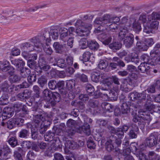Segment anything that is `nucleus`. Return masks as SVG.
<instances>
[{"label":"nucleus","instance_id":"338daca9","mask_svg":"<svg viewBox=\"0 0 160 160\" xmlns=\"http://www.w3.org/2000/svg\"><path fill=\"white\" fill-rule=\"evenodd\" d=\"M88 104L92 108H96L98 106V102L94 99H90Z\"/></svg>","mask_w":160,"mask_h":160},{"label":"nucleus","instance_id":"ddd939ff","mask_svg":"<svg viewBox=\"0 0 160 160\" xmlns=\"http://www.w3.org/2000/svg\"><path fill=\"white\" fill-rule=\"evenodd\" d=\"M52 99L50 102L52 106H54L55 104V102H58L60 100V94L57 92H52L51 96Z\"/></svg>","mask_w":160,"mask_h":160},{"label":"nucleus","instance_id":"a19ab883","mask_svg":"<svg viewBox=\"0 0 160 160\" xmlns=\"http://www.w3.org/2000/svg\"><path fill=\"white\" fill-rule=\"evenodd\" d=\"M100 74L99 72H94L92 74L91 79L92 80L96 82L99 81L100 77Z\"/></svg>","mask_w":160,"mask_h":160},{"label":"nucleus","instance_id":"c85d7f7f","mask_svg":"<svg viewBox=\"0 0 160 160\" xmlns=\"http://www.w3.org/2000/svg\"><path fill=\"white\" fill-rule=\"evenodd\" d=\"M124 60L128 62H132L137 63L138 62V56L137 55L135 57L131 56L130 55H128L126 57L124 58Z\"/></svg>","mask_w":160,"mask_h":160},{"label":"nucleus","instance_id":"a18cd8bd","mask_svg":"<svg viewBox=\"0 0 160 160\" xmlns=\"http://www.w3.org/2000/svg\"><path fill=\"white\" fill-rule=\"evenodd\" d=\"M57 81L55 80H51L48 81V86L51 90H54L57 88Z\"/></svg>","mask_w":160,"mask_h":160},{"label":"nucleus","instance_id":"6e6552de","mask_svg":"<svg viewBox=\"0 0 160 160\" xmlns=\"http://www.w3.org/2000/svg\"><path fill=\"white\" fill-rule=\"evenodd\" d=\"M75 82L74 80H67L66 82V87L67 89L69 91L72 92L73 93L77 94L79 92V91H76L75 89Z\"/></svg>","mask_w":160,"mask_h":160},{"label":"nucleus","instance_id":"473e14b6","mask_svg":"<svg viewBox=\"0 0 160 160\" xmlns=\"http://www.w3.org/2000/svg\"><path fill=\"white\" fill-rule=\"evenodd\" d=\"M88 47L92 50H97L99 47L98 44L95 41H91L88 43Z\"/></svg>","mask_w":160,"mask_h":160},{"label":"nucleus","instance_id":"49530a36","mask_svg":"<svg viewBox=\"0 0 160 160\" xmlns=\"http://www.w3.org/2000/svg\"><path fill=\"white\" fill-rule=\"evenodd\" d=\"M20 77L18 75L14 74L9 77V80L11 83L16 82L20 80Z\"/></svg>","mask_w":160,"mask_h":160},{"label":"nucleus","instance_id":"5fc2aeb1","mask_svg":"<svg viewBox=\"0 0 160 160\" xmlns=\"http://www.w3.org/2000/svg\"><path fill=\"white\" fill-rule=\"evenodd\" d=\"M86 90L89 95H92L94 91V88L91 85L87 84L86 86Z\"/></svg>","mask_w":160,"mask_h":160},{"label":"nucleus","instance_id":"37998d69","mask_svg":"<svg viewBox=\"0 0 160 160\" xmlns=\"http://www.w3.org/2000/svg\"><path fill=\"white\" fill-rule=\"evenodd\" d=\"M3 153V157H2L3 159L5 158L6 159L7 157L8 154L10 152V150L9 148L7 146H5L3 147V148H2Z\"/></svg>","mask_w":160,"mask_h":160},{"label":"nucleus","instance_id":"dca6fc26","mask_svg":"<svg viewBox=\"0 0 160 160\" xmlns=\"http://www.w3.org/2000/svg\"><path fill=\"white\" fill-rule=\"evenodd\" d=\"M149 65L144 63H141L138 67V69L142 73L147 72L150 69Z\"/></svg>","mask_w":160,"mask_h":160},{"label":"nucleus","instance_id":"f8f14e48","mask_svg":"<svg viewBox=\"0 0 160 160\" xmlns=\"http://www.w3.org/2000/svg\"><path fill=\"white\" fill-rule=\"evenodd\" d=\"M103 94L107 96L111 101H116L117 99V93L114 90L110 89L108 92H105Z\"/></svg>","mask_w":160,"mask_h":160},{"label":"nucleus","instance_id":"6e6d98bb","mask_svg":"<svg viewBox=\"0 0 160 160\" xmlns=\"http://www.w3.org/2000/svg\"><path fill=\"white\" fill-rule=\"evenodd\" d=\"M33 143L30 141H23L22 142L21 146L22 148L26 147L28 149H29L31 148L32 144Z\"/></svg>","mask_w":160,"mask_h":160},{"label":"nucleus","instance_id":"603ef678","mask_svg":"<svg viewBox=\"0 0 160 160\" xmlns=\"http://www.w3.org/2000/svg\"><path fill=\"white\" fill-rule=\"evenodd\" d=\"M144 28L143 29V32L147 33L149 34L151 33H152V29L148 24L147 23H145L143 25Z\"/></svg>","mask_w":160,"mask_h":160},{"label":"nucleus","instance_id":"412c9836","mask_svg":"<svg viewBox=\"0 0 160 160\" xmlns=\"http://www.w3.org/2000/svg\"><path fill=\"white\" fill-rule=\"evenodd\" d=\"M52 65L62 68H65L67 67L65 60L62 58L58 59L56 61V63L53 64Z\"/></svg>","mask_w":160,"mask_h":160},{"label":"nucleus","instance_id":"c9c22d12","mask_svg":"<svg viewBox=\"0 0 160 160\" xmlns=\"http://www.w3.org/2000/svg\"><path fill=\"white\" fill-rule=\"evenodd\" d=\"M105 148L109 152H111L113 150L114 146L110 138L105 143Z\"/></svg>","mask_w":160,"mask_h":160},{"label":"nucleus","instance_id":"58836bf2","mask_svg":"<svg viewBox=\"0 0 160 160\" xmlns=\"http://www.w3.org/2000/svg\"><path fill=\"white\" fill-rule=\"evenodd\" d=\"M111 24H108V25L107 27L105 26H102L104 27L106 29H109L110 30H116L118 29L119 28V25L115 23H111Z\"/></svg>","mask_w":160,"mask_h":160},{"label":"nucleus","instance_id":"09e8293b","mask_svg":"<svg viewBox=\"0 0 160 160\" xmlns=\"http://www.w3.org/2000/svg\"><path fill=\"white\" fill-rule=\"evenodd\" d=\"M139 94V93L136 92H134L130 93L129 94V96L132 100L134 101L136 100H138Z\"/></svg>","mask_w":160,"mask_h":160},{"label":"nucleus","instance_id":"f3484780","mask_svg":"<svg viewBox=\"0 0 160 160\" xmlns=\"http://www.w3.org/2000/svg\"><path fill=\"white\" fill-rule=\"evenodd\" d=\"M44 98L48 102L50 101L52 99L51 96L52 92L48 89H46L44 90L42 92Z\"/></svg>","mask_w":160,"mask_h":160},{"label":"nucleus","instance_id":"2f4dec72","mask_svg":"<svg viewBox=\"0 0 160 160\" xmlns=\"http://www.w3.org/2000/svg\"><path fill=\"white\" fill-rule=\"evenodd\" d=\"M57 88L60 89V92L62 94H66L67 92L63 88L65 84L64 82L63 81H60L58 82H57Z\"/></svg>","mask_w":160,"mask_h":160},{"label":"nucleus","instance_id":"8fccbe9b","mask_svg":"<svg viewBox=\"0 0 160 160\" xmlns=\"http://www.w3.org/2000/svg\"><path fill=\"white\" fill-rule=\"evenodd\" d=\"M87 146L88 148L91 149H94L95 148L96 145L94 143L92 138L89 137L87 142Z\"/></svg>","mask_w":160,"mask_h":160},{"label":"nucleus","instance_id":"f257e3e1","mask_svg":"<svg viewBox=\"0 0 160 160\" xmlns=\"http://www.w3.org/2000/svg\"><path fill=\"white\" fill-rule=\"evenodd\" d=\"M43 37L41 35H37L34 37L29 39L30 42H26L24 46V48H27L29 51H32L36 48L37 51H41L43 47L44 44L43 43L42 39Z\"/></svg>","mask_w":160,"mask_h":160},{"label":"nucleus","instance_id":"69168bd1","mask_svg":"<svg viewBox=\"0 0 160 160\" xmlns=\"http://www.w3.org/2000/svg\"><path fill=\"white\" fill-rule=\"evenodd\" d=\"M36 76L35 74H30L28 77V82L31 84H32V82L36 81Z\"/></svg>","mask_w":160,"mask_h":160},{"label":"nucleus","instance_id":"20e7f679","mask_svg":"<svg viewBox=\"0 0 160 160\" xmlns=\"http://www.w3.org/2000/svg\"><path fill=\"white\" fill-rule=\"evenodd\" d=\"M75 26L76 27V33L78 36L82 37L87 35L89 33L92 27V25L90 24H84L81 20L77 21Z\"/></svg>","mask_w":160,"mask_h":160},{"label":"nucleus","instance_id":"ea45409f","mask_svg":"<svg viewBox=\"0 0 160 160\" xmlns=\"http://www.w3.org/2000/svg\"><path fill=\"white\" fill-rule=\"evenodd\" d=\"M7 128L9 129L13 128L16 125L14 118H11L7 122Z\"/></svg>","mask_w":160,"mask_h":160},{"label":"nucleus","instance_id":"bf43d9fd","mask_svg":"<svg viewBox=\"0 0 160 160\" xmlns=\"http://www.w3.org/2000/svg\"><path fill=\"white\" fill-rule=\"evenodd\" d=\"M46 46H43V47L42 48L44 51L47 54L51 55L53 52L52 48L49 46L47 44H46Z\"/></svg>","mask_w":160,"mask_h":160},{"label":"nucleus","instance_id":"6ab92c4d","mask_svg":"<svg viewBox=\"0 0 160 160\" xmlns=\"http://www.w3.org/2000/svg\"><path fill=\"white\" fill-rule=\"evenodd\" d=\"M12 64L14 65L18 70L20 67L24 66L25 63L22 60L20 59H14L11 61Z\"/></svg>","mask_w":160,"mask_h":160},{"label":"nucleus","instance_id":"2eb2a0df","mask_svg":"<svg viewBox=\"0 0 160 160\" xmlns=\"http://www.w3.org/2000/svg\"><path fill=\"white\" fill-rule=\"evenodd\" d=\"M53 47L55 52L57 53L61 54L64 51V49L62 45L58 42H55L53 44Z\"/></svg>","mask_w":160,"mask_h":160},{"label":"nucleus","instance_id":"e2e57ef3","mask_svg":"<svg viewBox=\"0 0 160 160\" xmlns=\"http://www.w3.org/2000/svg\"><path fill=\"white\" fill-rule=\"evenodd\" d=\"M135 154L140 160H143L146 158L144 154L141 151L137 152Z\"/></svg>","mask_w":160,"mask_h":160},{"label":"nucleus","instance_id":"7c9ffc66","mask_svg":"<svg viewBox=\"0 0 160 160\" xmlns=\"http://www.w3.org/2000/svg\"><path fill=\"white\" fill-rule=\"evenodd\" d=\"M9 145L12 148H14L18 145V140L15 137H11L8 141Z\"/></svg>","mask_w":160,"mask_h":160},{"label":"nucleus","instance_id":"bb28decb","mask_svg":"<svg viewBox=\"0 0 160 160\" xmlns=\"http://www.w3.org/2000/svg\"><path fill=\"white\" fill-rule=\"evenodd\" d=\"M148 18L150 20L157 21L160 19V13L153 12L151 14L149 15Z\"/></svg>","mask_w":160,"mask_h":160},{"label":"nucleus","instance_id":"de8ad7c7","mask_svg":"<svg viewBox=\"0 0 160 160\" xmlns=\"http://www.w3.org/2000/svg\"><path fill=\"white\" fill-rule=\"evenodd\" d=\"M76 132V128L74 127H72L66 131L65 136H70L73 135Z\"/></svg>","mask_w":160,"mask_h":160},{"label":"nucleus","instance_id":"79ce46f5","mask_svg":"<svg viewBox=\"0 0 160 160\" xmlns=\"http://www.w3.org/2000/svg\"><path fill=\"white\" fill-rule=\"evenodd\" d=\"M121 111L123 114L128 113L129 112V108L128 105L126 102L123 103L121 106Z\"/></svg>","mask_w":160,"mask_h":160},{"label":"nucleus","instance_id":"4c0bfd02","mask_svg":"<svg viewBox=\"0 0 160 160\" xmlns=\"http://www.w3.org/2000/svg\"><path fill=\"white\" fill-rule=\"evenodd\" d=\"M110 138L112 142H114L118 146H119L122 143L121 138L117 137L114 135H111L110 137Z\"/></svg>","mask_w":160,"mask_h":160},{"label":"nucleus","instance_id":"1a4fd4ad","mask_svg":"<svg viewBox=\"0 0 160 160\" xmlns=\"http://www.w3.org/2000/svg\"><path fill=\"white\" fill-rule=\"evenodd\" d=\"M60 39L64 42H66L68 38L69 32L68 30L66 28H61L59 30Z\"/></svg>","mask_w":160,"mask_h":160},{"label":"nucleus","instance_id":"774afa93","mask_svg":"<svg viewBox=\"0 0 160 160\" xmlns=\"http://www.w3.org/2000/svg\"><path fill=\"white\" fill-rule=\"evenodd\" d=\"M36 63V62L33 60H29L28 61V65L32 69H33L35 68Z\"/></svg>","mask_w":160,"mask_h":160},{"label":"nucleus","instance_id":"f704fd0d","mask_svg":"<svg viewBox=\"0 0 160 160\" xmlns=\"http://www.w3.org/2000/svg\"><path fill=\"white\" fill-rule=\"evenodd\" d=\"M79 45L80 48L84 49L87 48L88 46V43L86 39L82 38L80 39L79 42Z\"/></svg>","mask_w":160,"mask_h":160},{"label":"nucleus","instance_id":"72a5a7b5","mask_svg":"<svg viewBox=\"0 0 160 160\" xmlns=\"http://www.w3.org/2000/svg\"><path fill=\"white\" fill-rule=\"evenodd\" d=\"M47 79L46 76H42L38 79V82L41 87H43L46 84Z\"/></svg>","mask_w":160,"mask_h":160},{"label":"nucleus","instance_id":"a878e982","mask_svg":"<svg viewBox=\"0 0 160 160\" xmlns=\"http://www.w3.org/2000/svg\"><path fill=\"white\" fill-rule=\"evenodd\" d=\"M102 106L103 108L110 112H112L114 109L113 106L107 102L102 103Z\"/></svg>","mask_w":160,"mask_h":160},{"label":"nucleus","instance_id":"3c124183","mask_svg":"<svg viewBox=\"0 0 160 160\" xmlns=\"http://www.w3.org/2000/svg\"><path fill=\"white\" fill-rule=\"evenodd\" d=\"M53 145H52L51 147L48 148L47 149L46 151L45 152V155L48 156H50L51 155V154L54 152L56 149V147H53Z\"/></svg>","mask_w":160,"mask_h":160},{"label":"nucleus","instance_id":"864d4df0","mask_svg":"<svg viewBox=\"0 0 160 160\" xmlns=\"http://www.w3.org/2000/svg\"><path fill=\"white\" fill-rule=\"evenodd\" d=\"M8 96V94H5L0 98V104L2 105H5L7 102Z\"/></svg>","mask_w":160,"mask_h":160},{"label":"nucleus","instance_id":"7ed1b4c3","mask_svg":"<svg viewBox=\"0 0 160 160\" xmlns=\"http://www.w3.org/2000/svg\"><path fill=\"white\" fill-rule=\"evenodd\" d=\"M142 112V113L141 114L143 115V116H141V118L139 117L134 111L132 112V114L133 117L132 121L135 122H138V126L141 129H143L146 123H148L151 120L149 115L146 114V112L144 111H143ZM140 114H141V113Z\"/></svg>","mask_w":160,"mask_h":160},{"label":"nucleus","instance_id":"0e129e2a","mask_svg":"<svg viewBox=\"0 0 160 160\" xmlns=\"http://www.w3.org/2000/svg\"><path fill=\"white\" fill-rule=\"evenodd\" d=\"M55 134L54 132L53 131H50L48 132V133H47L45 138H47L48 139V140H52L53 139V137L55 136Z\"/></svg>","mask_w":160,"mask_h":160},{"label":"nucleus","instance_id":"052dcab7","mask_svg":"<svg viewBox=\"0 0 160 160\" xmlns=\"http://www.w3.org/2000/svg\"><path fill=\"white\" fill-rule=\"evenodd\" d=\"M91 56V53L89 52H85L82 55L83 60L84 62L89 61Z\"/></svg>","mask_w":160,"mask_h":160},{"label":"nucleus","instance_id":"4be33fe9","mask_svg":"<svg viewBox=\"0 0 160 160\" xmlns=\"http://www.w3.org/2000/svg\"><path fill=\"white\" fill-rule=\"evenodd\" d=\"M141 59L144 61L143 63L152 65V60L147 54H143L141 56Z\"/></svg>","mask_w":160,"mask_h":160},{"label":"nucleus","instance_id":"9d476101","mask_svg":"<svg viewBox=\"0 0 160 160\" xmlns=\"http://www.w3.org/2000/svg\"><path fill=\"white\" fill-rule=\"evenodd\" d=\"M65 151H66L68 148L71 149H75L78 148V145L76 142L73 141L67 140L65 143Z\"/></svg>","mask_w":160,"mask_h":160},{"label":"nucleus","instance_id":"4d7b16f0","mask_svg":"<svg viewBox=\"0 0 160 160\" xmlns=\"http://www.w3.org/2000/svg\"><path fill=\"white\" fill-rule=\"evenodd\" d=\"M108 66V64L106 61L103 60H100L98 64V67L101 69H105Z\"/></svg>","mask_w":160,"mask_h":160},{"label":"nucleus","instance_id":"393cba45","mask_svg":"<svg viewBox=\"0 0 160 160\" xmlns=\"http://www.w3.org/2000/svg\"><path fill=\"white\" fill-rule=\"evenodd\" d=\"M65 126V124H60L59 125H58L57 126H54L52 131H53L55 135H61L62 132V128H63Z\"/></svg>","mask_w":160,"mask_h":160},{"label":"nucleus","instance_id":"aec40b11","mask_svg":"<svg viewBox=\"0 0 160 160\" xmlns=\"http://www.w3.org/2000/svg\"><path fill=\"white\" fill-rule=\"evenodd\" d=\"M30 95V92L28 90L24 91L22 93H20L17 95V97L21 100L28 98Z\"/></svg>","mask_w":160,"mask_h":160},{"label":"nucleus","instance_id":"0eeeda50","mask_svg":"<svg viewBox=\"0 0 160 160\" xmlns=\"http://www.w3.org/2000/svg\"><path fill=\"white\" fill-rule=\"evenodd\" d=\"M123 39V44L127 48H129L132 46L134 37L132 34L128 33Z\"/></svg>","mask_w":160,"mask_h":160},{"label":"nucleus","instance_id":"9b49d317","mask_svg":"<svg viewBox=\"0 0 160 160\" xmlns=\"http://www.w3.org/2000/svg\"><path fill=\"white\" fill-rule=\"evenodd\" d=\"M32 111L35 112L34 117L37 118H38L39 117H42V118H43L45 116V115L48 114L47 113L36 107H33L32 108Z\"/></svg>","mask_w":160,"mask_h":160},{"label":"nucleus","instance_id":"39448f33","mask_svg":"<svg viewBox=\"0 0 160 160\" xmlns=\"http://www.w3.org/2000/svg\"><path fill=\"white\" fill-rule=\"evenodd\" d=\"M145 144L149 147L158 146L160 148V134L156 132L151 133L146 139Z\"/></svg>","mask_w":160,"mask_h":160},{"label":"nucleus","instance_id":"680f3d73","mask_svg":"<svg viewBox=\"0 0 160 160\" xmlns=\"http://www.w3.org/2000/svg\"><path fill=\"white\" fill-rule=\"evenodd\" d=\"M50 36L51 35L49 33V31H45L43 36L42 37H43V39L49 42L51 41Z\"/></svg>","mask_w":160,"mask_h":160},{"label":"nucleus","instance_id":"423d86ee","mask_svg":"<svg viewBox=\"0 0 160 160\" xmlns=\"http://www.w3.org/2000/svg\"><path fill=\"white\" fill-rule=\"evenodd\" d=\"M92 120L91 119L87 117L84 118V124L81 127V129L83 132L87 135H89L91 134L90 126L88 123V122L91 123Z\"/></svg>","mask_w":160,"mask_h":160},{"label":"nucleus","instance_id":"13d9d810","mask_svg":"<svg viewBox=\"0 0 160 160\" xmlns=\"http://www.w3.org/2000/svg\"><path fill=\"white\" fill-rule=\"evenodd\" d=\"M99 88L102 90L103 92H102L103 93L105 92H108L109 90H110L109 88L106 86L105 84L102 82L101 83V85L100 86H98Z\"/></svg>","mask_w":160,"mask_h":160},{"label":"nucleus","instance_id":"cd10ccee","mask_svg":"<svg viewBox=\"0 0 160 160\" xmlns=\"http://www.w3.org/2000/svg\"><path fill=\"white\" fill-rule=\"evenodd\" d=\"M148 21L147 23L152 29L158 28V21L150 20L148 18Z\"/></svg>","mask_w":160,"mask_h":160},{"label":"nucleus","instance_id":"a211bd4d","mask_svg":"<svg viewBox=\"0 0 160 160\" xmlns=\"http://www.w3.org/2000/svg\"><path fill=\"white\" fill-rule=\"evenodd\" d=\"M49 33L53 39L55 40L58 39L59 36L58 31L55 27H51Z\"/></svg>","mask_w":160,"mask_h":160},{"label":"nucleus","instance_id":"b1692460","mask_svg":"<svg viewBox=\"0 0 160 160\" xmlns=\"http://www.w3.org/2000/svg\"><path fill=\"white\" fill-rule=\"evenodd\" d=\"M122 46L121 43L119 42L113 41L109 45V47L113 50H118L120 49Z\"/></svg>","mask_w":160,"mask_h":160},{"label":"nucleus","instance_id":"f03ea898","mask_svg":"<svg viewBox=\"0 0 160 160\" xmlns=\"http://www.w3.org/2000/svg\"><path fill=\"white\" fill-rule=\"evenodd\" d=\"M120 20L118 17L114 16L109 14H104L102 17H98L96 18L94 21L95 25L100 26L107 27L108 24L113 23H117Z\"/></svg>","mask_w":160,"mask_h":160},{"label":"nucleus","instance_id":"4468645a","mask_svg":"<svg viewBox=\"0 0 160 160\" xmlns=\"http://www.w3.org/2000/svg\"><path fill=\"white\" fill-rule=\"evenodd\" d=\"M120 89L122 91L127 92L132 89V86L129 84L127 81H124L121 84Z\"/></svg>","mask_w":160,"mask_h":160},{"label":"nucleus","instance_id":"c756f323","mask_svg":"<svg viewBox=\"0 0 160 160\" xmlns=\"http://www.w3.org/2000/svg\"><path fill=\"white\" fill-rule=\"evenodd\" d=\"M132 28L136 32H140L141 30V24L138 21H134L132 24Z\"/></svg>","mask_w":160,"mask_h":160},{"label":"nucleus","instance_id":"c03bdc74","mask_svg":"<svg viewBox=\"0 0 160 160\" xmlns=\"http://www.w3.org/2000/svg\"><path fill=\"white\" fill-rule=\"evenodd\" d=\"M112 61L113 62H116L117 64H118V66L120 67H123L125 65L124 62L117 57H113L112 59Z\"/></svg>","mask_w":160,"mask_h":160},{"label":"nucleus","instance_id":"e433bc0d","mask_svg":"<svg viewBox=\"0 0 160 160\" xmlns=\"http://www.w3.org/2000/svg\"><path fill=\"white\" fill-rule=\"evenodd\" d=\"M29 131L26 129H22L19 132V136L22 138H27L29 136Z\"/></svg>","mask_w":160,"mask_h":160},{"label":"nucleus","instance_id":"5701e85b","mask_svg":"<svg viewBox=\"0 0 160 160\" xmlns=\"http://www.w3.org/2000/svg\"><path fill=\"white\" fill-rule=\"evenodd\" d=\"M48 116V114L45 115V116L43 118H42V117H39L38 118L37 117H34L35 119H34V125L35 127L37 128H38L40 125H41L42 123V121L43 122L45 120L46 118Z\"/></svg>","mask_w":160,"mask_h":160}]
</instances>
